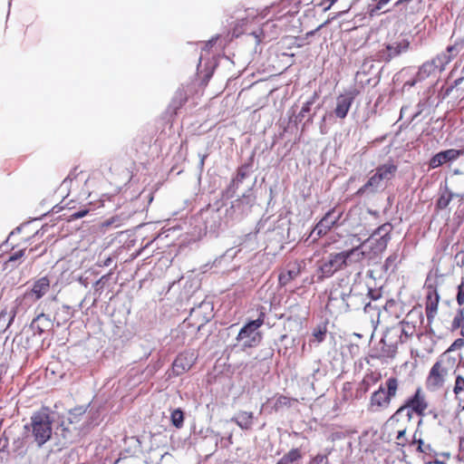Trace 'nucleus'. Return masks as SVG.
Segmentation results:
<instances>
[{
    "label": "nucleus",
    "instance_id": "obj_5",
    "mask_svg": "<svg viewBox=\"0 0 464 464\" xmlns=\"http://www.w3.org/2000/svg\"><path fill=\"white\" fill-rule=\"evenodd\" d=\"M265 307H261L258 311V316L255 320H250L240 329L237 341L240 343L242 348H252L257 346L261 340L262 334L259 328L264 324L266 318Z\"/></svg>",
    "mask_w": 464,
    "mask_h": 464
},
{
    "label": "nucleus",
    "instance_id": "obj_9",
    "mask_svg": "<svg viewBox=\"0 0 464 464\" xmlns=\"http://www.w3.org/2000/svg\"><path fill=\"white\" fill-rule=\"evenodd\" d=\"M51 281L47 276H42L33 282L32 287L27 289L22 296L15 299L17 305L30 306L43 298L50 290Z\"/></svg>",
    "mask_w": 464,
    "mask_h": 464
},
{
    "label": "nucleus",
    "instance_id": "obj_58",
    "mask_svg": "<svg viewBox=\"0 0 464 464\" xmlns=\"http://www.w3.org/2000/svg\"><path fill=\"white\" fill-rule=\"evenodd\" d=\"M320 107H321V105H320V104H318V105L314 108V111L313 113L309 114V116H308L307 120H306V121H305V122L304 123V127H305V126H307V125H309V124L313 123L314 117V115H315V111H316V110L320 109Z\"/></svg>",
    "mask_w": 464,
    "mask_h": 464
},
{
    "label": "nucleus",
    "instance_id": "obj_17",
    "mask_svg": "<svg viewBox=\"0 0 464 464\" xmlns=\"http://www.w3.org/2000/svg\"><path fill=\"white\" fill-rule=\"evenodd\" d=\"M354 98L355 96L352 92L338 95L335 100V107L332 111L333 116L340 120L345 119L353 103Z\"/></svg>",
    "mask_w": 464,
    "mask_h": 464
},
{
    "label": "nucleus",
    "instance_id": "obj_27",
    "mask_svg": "<svg viewBox=\"0 0 464 464\" xmlns=\"http://www.w3.org/2000/svg\"><path fill=\"white\" fill-rule=\"evenodd\" d=\"M303 458L299 449H292L278 459L276 464H299L298 461Z\"/></svg>",
    "mask_w": 464,
    "mask_h": 464
},
{
    "label": "nucleus",
    "instance_id": "obj_45",
    "mask_svg": "<svg viewBox=\"0 0 464 464\" xmlns=\"http://www.w3.org/2000/svg\"><path fill=\"white\" fill-rule=\"evenodd\" d=\"M238 187L239 185L237 182H235L234 179H232L230 184L224 192L225 197L227 198H233Z\"/></svg>",
    "mask_w": 464,
    "mask_h": 464
},
{
    "label": "nucleus",
    "instance_id": "obj_20",
    "mask_svg": "<svg viewBox=\"0 0 464 464\" xmlns=\"http://www.w3.org/2000/svg\"><path fill=\"white\" fill-rule=\"evenodd\" d=\"M304 261L295 260L286 265V269L279 274L278 282L281 286H285L291 281L298 277L304 267Z\"/></svg>",
    "mask_w": 464,
    "mask_h": 464
},
{
    "label": "nucleus",
    "instance_id": "obj_47",
    "mask_svg": "<svg viewBox=\"0 0 464 464\" xmlns=\"http://www.w3.org/2000/svg\"><path fill=\"white\" fill-rule=\"evenodd\" d=\"M26 249H20L9 256V258L7 260V264H13L16 262L17 260L21 259L25 255Z\"/></svg>",
    "mask_w": 464,
    "mask_h": 464
},
{
    "label": "nucleus",
    "instance_id": "obj_37",
    "mask_svg": "<svg viewBox=\"0 0 464 464\" xmlns=\"http://www.w3.org/2000/svg\"><path fill=\"white\" fill-rule=\"evenodd\" d=\"M464 392V377L460 374H458L455 379V384L453 387V393L455 395L456 400L459 399V394Z\"/></svg>",
    "mask_w": 464,
    "mask_h": 464
},
{
    "label": "nucleus",
    "instance_id": "obj_4",
    "mask_svg": "<svg viewBox=\"0 0 464 464\" xmlns=\"http://www.w3.org/2000/svg\"><path fill=\"white\" fill-rule=\"evenodd\" d=\"M294 14L286 12L283 14L268 19L257 27V31H251L252 35L259 44L263 40L272 41L276 39L282 32H286L289 24L294 20Z\"/></svg>",
    "mask_w": 464,
    "mask_h": 464
},
{
    "label": "nucleus",
    "instance_id": "obj_33",
    "mask_svg": "<svg viewBox=\"0 0 464 464\" xmlns=\"http://www.w3.org/2000/svg\"><path fill=\"white\" fill-rule=\"evenodd\" d=\"M19 310H20V305H17L15 304L14 307H13L9 313L7 312L5 323H4V322L0 323V331L1 332H5L11 326V324H13V322L15 318V315L19 312Z\"/></svg>",
    "mask_w": 464,
    "mask_h": 464
},
{
    "label": "nucleus",
    "instance_id": "obj_12",
    "mask_svg": "<svg viewBox=\"0 0 464 464\" xmlns=\"http://www.w3.org/2000/svg\"><path fill=\"white\" fill-rule=\"evenodd\" d=\"M386 388L380 386L371 396V405L372 407H387L392 398L396 395L398 390V380L391 377L386 381Z\"/></svg>",
    "mask_w": 464,
    "mask_h": 464
},
{
    "label": "nucleus",
    "instance_id": "obj_46",
    "mask_svg": "<svg viewBox=\"0 0 464 464\" xmlns=\"http://www.w3.org/2000/svg\"><path fill=\"white\" fill-rule=\"evenodd\" d=\"M310 464H329L327 454H317L311 459Z\"/></svg>",
    "mask_w": 464,
    "mask_h": 464
},
{
    "label": "nucleus",
    "instance_id": "obj_60",
    "mask_svg": "<svg viewBox=\"0 0 464 464\" xmlns=\"http://www.w3.org/2000/svg\"><path fill=\"white\" fill-rule=\"evenodd\" d=\"M15 444H19V446L16 447L15 449V451L17 452V454L19 455H22L25 452L24 447H23V442L21 440H17L14 442Z\"/></svg>",
    "mask_w": 464,
    "mask_h": 464
},
{
    "label": "nucleus",
    "instance_id": "obj_39",
    "mask_svg": "<svg viewBox=\"0 0 464 464\" xmlns=\"http://www.w3.org/2000/svg\"><path fill=\"white\" fill-rule=\"evenodd\" d=\"M218 436H219L218 433H215L216 447H218V444H220L221 448H228L230 445L233 444V441H232L233 433L232 432H229L227 434V436L222 437L220 439H218Z\"/></svg>",
    "mask_w": 464,
    "mask_h": 464
},
{
    "label": "nucleus",
    "instance_id": "obj_53",
    "mask_svg": "<svg viewBox=\"0 0 464 464\" xmlns=\"http://www.w3.org/2000/svg\"><path fill=\"white\" fill-rule=\"evenodd\" d=\"M464 345V340L462 338L456 339L453 343L450 346L449 352L455 351L461 348Z\"/></svg>",
    "mask_w": 464,
    "mask_h": 464
},
{
    "label": "nucleus",
    "instance_id": "obj_34",
    "mask_svg": "<svg viewBox=\"0 0 464 464\" xmlns=\"http://www.w3.org/2000/svg\"><path fill=\"white\" fill-rule=\"evenodd\" d=\"M454 58V54H448L446 53H442L438 54L432 61L437 65V67L441 71L444 67L451 62Z\"/></svg>",
    "mask_w": 464,
    "mask_h": 464
},
{
    "label": "nucleus",
    "instance_id": "obj_38",
    "mask_svg": "<svg viewBox=\"0 0 464 464\" xmlns=\"http://www.w3.org/2000/svg\"><path fill=\"white\" fill-rule=\"evenodd\" d=\"M333 112L326 111L319 122V130L321 134H326L328 132L327 122L332 120Z\"/></svg>",
    "mask_w": 464,
    "mask_h": 464
},
{
    "label": "nucleus",
    "instance_id": "obj_31",
    "mask_svg": "<svg viewBox=\"0 0 464 464\" xmlns=\"http://www.w3.org/2000/svg\"><path fill=\"white\" fill-rule=\"evenodd\" d=\"M454 198V193H452L447 187L445 188L444 191L440 194V198L437 200L436 203V208L438 209H444L446 208L452 198Z\"/></svg>",
    "mask_w": 464,
    "mask_h": 464
},
{
    "label": "nucleus",
    "instance_id": "obj_24",
    "mask_svg": "<svg viewBox=\"0 0 464 464\" xmlns=\"http://www.w3.org/2000/svg\"><path fill=\"white\" fill-rule=\"evenodd\" d=\"M436 69H438V67L432 60L424 63L419 68V71L416 75V80L412 81L411 82H407L406 84L413 86L417 82L423 81L425 78L429 77L431 73H433L436 71Z\"/></svg>",
    "mask_w": 464,
    "mask_h": 464
},
{
    "label": "nucleus",
    "instance_id": "obj_62",
    "mask_svg": "<svg viewBox=\"0 0 464 464\" xmlns=\"http://www.w3.org/2000/svg\"><path fill=\"white\" fill-rule=\"evenodd\" d=\"M109 276H110V275L102 276V277H101V278H100V279L95 283L96 286H98V285H104V283H105L106 281H108Z\"/></svg>",
    "mask_w": 464,
    "mask_h": 464
},
{
    "label": "nucleus",
    "instance_id": "obj_15",
    "mask_svg": "<svg viewBox=\"0 0 464 464\" xmlns=\"http://www.w3.org/2000/svg\"><path fill=\"white\" fill-rule=\"evenodd\" d=\"M409 46L410 42L405 38L388 43L384 44V47L378 52V60L381 62L388 63L402 53H405L409 49Z\"/></svg>",
    "mask_w": 464,
    "mask_h": 464
},
{
    "label": "nucleus",
    "instance_id": "obj_64",
    "mask_svg": "<svg viewBox=\"0 0 464 464\" xmlns=\"http://www.w3.org/2000/svg\"><path fill=\"white\" fill-rule=\"evenodd\" d=\"M458 408L460 410V411H464V398L461 399L459 398L458 400Z\"/></svg>",
    "mask_w": 464,
    "mask_h": 464
},
{
    "label": "nucleus",
    "instance_id": "obj_3",
    "mask_svg": "<svg viewBox=\"0 0 464 464\" xmlns=\"http://www.w3.org/2000/svg\"><path fill=\"white\" fill-rule=\"evenodd\" d=\"M52 423L53 420L48 410L42 409L34 412L30 418V423L24 426L31 431L34 442L38 448H42L52 438Z\"/></svg>",
    "mask_w": 464,
    "mask_h": 464
},
{
    "label": "nucleus",
    "instance_id": "obj_54",
    "mask_svg": "<svg viewBox=\"0 0 464 464\" xmlns=\"http://www.w3.org/2000/svg\"><path fill=\"white\" fill-rule=\"evenodd\" d=\"M424 106H425V103L422 102H420L417 104V111L412 114L411 121L417 119L420 115V113L423 111Z\"/></svg>",
    "mask_w": 464,
    "mask_h": 464
},
{
    "label": "nucleus",
    "instance_id": "obj_43",
    "mask_svg": "<svg viewBox=\"0 0 464 464\" xmlns=\"http://www.w3.org/2000/svg\"><path fill=\"white\" fill-rule=\"evenodd\" d=\"M418 432H419L418 430L414 432L412 443H417L418 444V448H417L418 451H420V452H426L427 450H430V445H425L423 440L420 438L417 437Z\"/></svg>",
    "mask_w": 464,
    "mask_h": 464
},
{
    "label": "nucleus",
    "instance_id": "obj_11",
    "mask_svg": "<svg viewBox=\"0 0 464 464\" xmlns=\"http://www.w3.org/2000/svg\"><path fill=\"white\" fill-rule=\"evenodd\" d=\"M343 267H345L344 259H343L340 252L329 254L326 258L319 262L316 271L317 281L321 282L325 278L333 276Z\"/></svg>",
    "mask_w": 464,
    "mask_h": 464
},
{
    "label": "nucleus",
    "instance_id": "obj_57",
    "mask_svg": "<svg viewBox=\"0 0 464 464\" xmlns=\"http://www.w3.org/2000/svg\"><path fill=\"white\" fill-rule=\"evenodd\" d=\"M219 38L218 35H216V36H213L210 40H208V42H206L204 44V46H203V50L205 51H208L212 46L213 44L217 42V40Z\"/></svg>",
    "mask_w": 464,
    "mask_h": 464
},
{
    "label": "nucleus",
    "instance_id": "obj_25",
    "mask_svg": "<svg viewBox=\"0 0 464 464\" xmlns=\"http://www.w3.org/2000/svg\"><path fill=\"white\" fill-rule=\"evenodd\" d=\"M202 216H205V228L206 230L209 232H215L221 224L220 216L217 211L211 210V211H205L201 214Z\"/></svg>",
    "mask_w": 464,
    "mask_h": 464
},
{
    "label": "nucleus",
    "instance_id": "obj_48",
    "mask_svg": "<svg viewBox=\"0 0 464 464\" xmlns=\"http://www.w3.org/2000/svg\"><path fill=\"white\" fill-rule=\"evenodd\" d=\"M362 290L364 291L365 295H367V301L378 300L381 297V294L376 290H373L371 288H364V287Z\"/></svg>",
    "mask_w": 464,
    "mask_h": 464
},
{
    "label": "nucleus",
    "instance_id": "obj_36",
    "mask_svg": "<svg viewBox=\"0 0 464 464\" xmlns=\"http://www.w3.org/2000/svg\"><path fill=\"white\" fill-rule=\"evenodd\" d=\"M290 405V399L284 395H279L276 398H275L272 409L275 411H280L282 408L289 406Z\"/></svg>",
    "mask_w": 464,
    "mask_h": 464
},
{
    "label": "nucleus",
    "instance_id": "obj_63",
    "mask_svg": "<svg viewBox=\"0 0 464 464\" xmlns=\"http://www.w3.org/2000/svg\"><path fill=\"white\" fill-rule=\"evenodd\" d=\"M6 316H7V311L5 309L2 310L0 312V323H2V322L5 323Z\"/></svg>",
    "mask_w": 464,
    "mask_h": 464
},
{
    "label": "nucleus",
    "instance_id": "obj_19",
    "mask_svg": "<svg viewBox=\"0 0 464 464\" xmlns=\"http://www.w3.org/2000/svg\"><path fill=\"white\" fill-rule=\"evenodd\" d=\"M464 154V150L450 149L443 151H440L435 154L429 161V167L430 169H436L441 165L451 162L459 159Z\"/></svg>",
    "mask_w": 464,
    "mask_h": 464
},
{
    "label": "nucleus",
    "instance_id": "obj_49",
    "mask_svg": "<svg viewBox=\"0 0 464 464\" xmlns=\"http://www.w3.org/2000/svg\"><path fill=\"white\" fill-rule=\"evenodd\" d=\"M463 321V310H459L458 314L454 317L452 321V329H458L460 327L461 322Z\"/></svg>",
    "mask_w": 464,
    "mask_h": 464
},
{
    "label": "nucleus",
    "instance_id": "obj_6",
    "mask_svg": "<svg viewBox=\"0 0 464 464\" xmlns=\"http://www.w3.org/2000/svg\"><path fill=\"white\" fill-rule=\"evenodd\" d=\"M427 407L428 403L421 393L420 389H417L415 393L411 397L408 398L405 403L393 413L390 418V420L399 421L405 417V419L410 421L412 418L413 412L423 417Z\"/></svg>",
    "mask_w": 464,
    "mask_h": 464
},
{
    "label": "nucleus",
    "instance_id": "obj_13",
    "mask_svg": "<svg viewBox=\"0 0 464 464\" xmlns=\"http://www.w3.org/2000/svg\"><path fill=\"white\" fill-rule=\"evenodd\" d=\"M343 216V211L337 208L328 210L320 219L311 232L310 237H314V240L321 237L328 233L332 227L338 225Z\"/></svg>",
    "mask_w": 464,
    "mask_h": 464
},
{
    "label": "nucleus",
    "instance_id": "obj_2",
    "mask_svg": "<svg viewBox=\"0 0 464 464\" xmlns=\"http://www.w3.org/2000/svg\"><path fill=\"white\" fill-rule=\"evenodd\" d=\"M397 170V165L392 160L378 166L366 183L356 191V195L368 197L384 189L386 183L395 177Z\"/></svg>",
    "mask_w": 464,
    "mask_h": 464
},
{
    "label": "nucleus",
    "instance_id": "obj_52",
    "mask_svg": "<svg viewBox=\"0 0 464 464\" xmlns=\"http://www.w3.org/2000/svg\"><path fill=\"white\" fill-rule=\"evenodd\" d=\"M406 428H403L398 431L396 436V440H399L398 444L401 446H405L407 443V440L405 439Z\"/></svg>",
    "mask_w": 464,
    "mask_h": 464
},
{
    "label": "nucleus",
    "instance_id": "obj_8",
    "mask_svg": "<svg viewBox=\"0 0 464 464\" xmlns=\"http://www.w3.org/2000/svg\"><path fill=\"white\" fill-rule=\"evenodd\" d=\"M351 244L353 245L352 248L340 252L343 259H344L345 267L353 264L372 260L367 246L364 241H362L360 237L353 235Z\"/></svg>",
    "mask_w": 464,
    "mask_h": 464
},
{
    "label": "nucleus",
    "instance_id": "obj_16",
    "mask_svg": "<svg viewBox=\"0 0 464 464\" xmlns=\"http://www.w3.org/2000/svg\"><path fill=\"white\" fill-rule=\"evenodd\" d=\"M440 302V295L436 287L431 285H428L426 288V304H425V313L427 316L428 326L431 324L433 322L437 312L438 305Z\"/></svg>",
    "mask_w": 464,
    "mask_h": 464
},
{
    "label": "nucleus",
    "instance_id": "obj_7",
    "mask_svg": "<svg viewBox=\"0 0 464 464\" xmlns=\"http://www.w3.org/2000/svg\"><path fill=\"white\" fill-rule=\"evenodd\" d=\"M393 227L387 222L378 227L371 236L363 240L372 259L382 254L391 241V233Z\"/></svg>",
    "mask_w": 464,
    "mask_h": 464
},
{
    "label": "nucleus",
    "instance_id": "obj_40",
    "mask_svg": "<svg viewBox=\"0 0 464 464\" xmlns=\"http://www.w3.org/2000/svg\"><path fill=\"white\" fill-rule=\"evenodd\" d=\"M399 262V256L397 253H392L384 261L383 267L387 271L389 269H394Z\"/></svg>",
    "mask_w": 464,
    "mask_h": 464
},
{
    "label": "nucleus",
    "instance_id": "obj_30",
    "mask_svg": "<svg viewBox=\"0 0 464 464\" xmlns=\"http://www.w3.org/2000/svg\"><path fill=\"white\" fill-rule=\"evenodd\" d=\"M392 0H375V3L370 4L368 5V14L371 17L376 16L381 13H386L388 10L382 11L383 8L391 2Z\"/></svg>",
    "mask_w": 464,
    "mask_h": 464
},
{
    "label": "nucleus",
    "instance_id": "obj_42",
    "mask_svg": "<svg viewBox=\"0 0 464 464\" xmlns=\"http://www.w3.org/2000/svg\"><path fill=\"white\" fill-rule=\"evenodd\" d=\"M326 327L325 326H318L313 332V336L317 343H322L326 335Z\"/></svg>",
    "mask_w": 464,
    "mask_h": 464
},
{
    "label": "nucleus",
    "instance_id": "obj_1",
    "mask_svg": "<svg viewBox=\"0 0 464 464\" xmlns=\"http://www.w3.org/2000/svg\"><path fill=\"white\" fill-rule=\"evenodd\" d=\"M367 300L364 291H357L354 287L348 289L334 288L328 297L327 307H336L340 313L359 310Z\"/></svg>",
    "mask_w": 464,
    "mask_h": 464
},
{
    "label": "nucleus",
    "instance_id": "obj_51",
    "mask_svg": "<svg viewBox=\"0 0 464 464\" xmlns=\"http://www.w3.org/2000/svg\"><path fill=\"white\" fill-rule=\"evenodd\" d=\"M120 218L118 217H112L107 220H105L103 223H102V227H110V226H113L115 227H118L121 226V222H120Z\"/></svg>",
    "mask_w": 464,
    "mask_h": 464
},
{
    "label": "nucleus",
    "instance_id": "obj_18",
    "mask_svg": "<svg viewBox=\"0 0 464 464\" xmlns=\"http://www.w3.org/2000/svg\"><path fill=\"white\" fill-rule=\"evenodd\" d=\"M53 322L49 314L42 311L33 319L30 324V329L34 335L41 336L43 334L50 331L53 327Z\"/></svg>",
    "mask_w": 464,
    "mask_h": 464
},
{
    "label": "nucleus",
    "instance_id": "obj_41",
    "mask_svg": "<svg viewBox=\"0 0 464 464\" xmlns=\"http://www.w3.org/2000/svg\"><path fill=\"white\" fill-rule=\"evenodd\" d=\"M247 169L248 167L246 165H244L237 169V176L233 179L238 185H240L243 182V180L249 175Z\"/></svg>",
    "mask_w": 464,
    "mask_h": 464
},
{
    "label": "nucleus",
    "instance_id": "obj_61",
    "mask_svg": "<svg viewBox=\"0 0 464 464\" xmlns=\"http://www.w3.org/2000/svg\"><path fill=\"white\" fill-rule=\"evenodd\" d=\"M72 181V174H69L68 177L63 181L61 188H65L68 187V184Z\"/></svg>",
    "mask_w": 464,
    "mask_h": 464
},
{
    "label": "nucleus",
    "instance_id": "obj_59",
    "mask_svg": "<svg viewBox=\"0 0 464 464\" xmlns=\"http://www.w3.org/2000/svg\"><path fill=\"white\" fill-rule=\"evenodd\" d=\"M362 308L365 313H371L372 310H376V307L372 305L371 301H365V304H363Z\"/></svg>",
    "mask_w": 464,
    "mask_h": 464
},
{
    "label": "nucleus",
    "instance_id": "obj_21",
    "mask_svg": "<svg viewBox=\"0 0 464 464\" xmlns=\"http://www.w3.org/2000/svg\"><path fill=\"white\" fill-rule=\"evenodd\" d=\"M196 361L193 353H179L172 363V372L176 376H179L188 372Z\"/></svg>",
    "mask_w": 464,
    "mask_h": 464
},
{
    "label": "nucleus",
    "instance_id": "obj_28",
    "mask_svg": "<svg viewBox=\"0 0 464 464\" xmlns=\"http://www.w3.org/2000/svg\"><path fill=\"white\" fill-rule=\"evenodd\" d=\"M271 218H262L258 224H257V229L258 231L265 230V231H275V230H284V226L285 225L284 222V219L281 218H278L276 222L278 225L276 227H271V224L274 221L270 220Z\"/></svg>",
    "mask_w": 464,
    "mask_h": 464
},
{
    "label": "nucleus",
    "instance_id": "obj_23",
    "mask_svg": "<svg viewBox=\"0 0 464 464\" xmlns=\"http://www.w3.org/2000/svg\"><path fill=\"white\" fill-rule=\"evenodd\" d=\"M254 414L250 411H241L231 418V421L235 422L240 429L248 430L253 426Z\"/></svg>",
    "mask_w": 464,
    "mask_h": 464
},
{
    "label": "nucleus",
    "instance_id": "obj_55",
    "mask_svg": "<svg viewBox=\"0 0 464 464\" xmlns=\"http://www.w3.org/2000/svg\"><path fill=\"white\" fill-rule=\"evenodd\" d=\"M338 0H323L319 5L323 7L324 11L329 10L331 6L335 4Z\"/></svg>",
    "mask_w": 464,
    "mask_h": 464
},
{
    "label": "nucleus",
    "instance_id": "obj_26",
    "mask_svg": "<svg viewBox=\"0 0 464 464\" xmlns=\"http://www.w3.org/2000/svg\"><path fill=\"white\" fill-rule=\"evenodd\" d=\"M319 99V94L317 92H314L313 95L303 104L300 111L295 115V122H301L306 114L310 113L312 111V106L315 103V102Z\"/></svg>",
    "mask_w": 464,
    "mask_h": 464
},
{
    "label": "nucleus",
    "instance_id": "obj_50",
    "mask_svg": "<svg viewBox=\"0 0 464 464\" xmlns=\"http://www.w3.org/2000/svg\"><path fill=\"white\" fill-rule=\"evenodd\" d=\"M88 213H89V208H83L78 211L72 213L70 216V218L71 219H79V218L85 217Z\"/></svg>",
    "mask_w": 464,
    "mask_h": 464
},
{
    "label": "nucleus",
    "instance_id": "obj_32",
    "mask_svg": "<svg viewBox=\"0 0 464 464\" xmlns=\"http://www.w3.org/2000/svg\"><path fill=\"white\" fill-rule=\"evenodd\" d=\"M171 424L177 428L181 429L184 425V412L181 409L178 408L172 411L170 414Z\"/></svg>",
    "mask_w": 464,
    "mask_h": 464
},
{
    "label": "nucleus",
    "instance_id": "obj_56",
    "mask_svg": "<svg viewBox=\"0 0 464 464\" xmlns=\"http://www.w3.org/2000/svg\"><path fill=\"white\" fill-rule=\"evenodd\" d=\"M446 53L454 54V57L459 53V48L457 44L449 45L446 49Z\"/></svg>",
    "mask_w": 464,
    "mask_h": 464
},
{
    "label": "nucleus",
    "instance_id": "obj_22",
    "mask_svg": "<svg viewBox=\"0 0 464 464\" xmlns=\"http://www.w3.org/2000/svg\"><path fill=\"white\" fill-rule=\"evenodd\" d=\"M74 310L67 304H63L61 306H58L55 311L53 317V324L56 325V327H61L67 324L73 316Z\"/></svg>",
    "mask_w": 464,
    "mask_h": 464
},
{
    "label": "nucleus",
    "instance_id": "obj_35",
    "mask_svg": "<svg viewBox=\"0 0 464 464\" xmlns=\"http://www.w3.org/2000/svg\"><path fill=\"white\" fill-rule=\"evenodd\" d=\"M86 408L83 406L76 407L69 411L68 420L70 423H78L81 418L85 414Z\"/></svg>",
    "mask_w": 464,
    "mask_h": 464
},
{
    "label": "nucleus",
    "instance_id": "obj_10",
    "mask_svg": "<svg viewBox=\"0 0 464 464\" xmlns=\"http://www.w3.org/2000/svg\"><path fill=\"white\" fill-rule=\"evenodd\" d=\"M450 364V359L442 357L432 365L426 380V386L430 391H437L444 385Z\"/></svg>",
    "mask_w": 464,
    "mask_h": 464
},
{
    "label": "nucleus",
    "instance_id": "obj_14",
    "mask_svg": "<svg viewBox=\"0 0 464 464\" xmlns=\"http://www.w3.org/2000/svg\"><path fill=\"white\" fill-rule=\"evenodd\" d=\"M261 19L255 10L245 11V14L237 19L233 28V36L238 37L243 34L252 35L251 31H257L256 26H259Z\"/></svg>",
    "mask_w": 464,
    "mask_h": 464
},
{
    "label": "nucleus",
    "instance_id": "obj_29",
    "mask_svg": "<svg viewBox=\"0 0 464 464\" xmlns=\"http://www.w3.org/2000/svg\"><path fill=\"white\" fill-rule=\"evenodd\" d=\"M396 329L401 333V343H405L415 333V326L412 324L404 321L401 322Z\"/></svg>",
    "mask_w": 464,
    "mask_h": 464
},
{
    "label": "nucleus",
    "instance_id": "obj_44",
    "mask_svg": "<svg viewBox=\"0 0 464 464\" xmlns=\"http://www.w3.org/2000/svg\"><path fill=\"white\" fill-rule=\"evenodd\" d=\"M457 304L461 306L464 304V276L461 277V282L458 285V293L456 296Z\"/></svg>",
    "mask_w": 464,
    "mask_h": 464
}]
</instances>
